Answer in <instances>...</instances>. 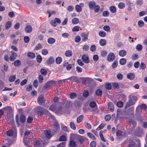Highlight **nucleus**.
Returning a JSON list of instances; mask_svg holds the SVG:
<instances>
[{
	"instance_id": "nucleus-49",
	"label": "nucleus",
	"mask_w": 147,
	"mask_h": 147,
	"mask_svg": "<svg viewBox=\"0 0 147 147\" xmlns=\"http://www.w3.org/2000/svg\"><path fill=\"white\" fill-rule=\"evenodd\" d=\"M20 122L24 123L26 121V118L23 115H22L20 117Z\"/></svg>"
},
{
	"instance_id": "nucleus-34",
	"label": "nucleus",
	"mask_w": 147,
	"mask_h": 147,
	"mask_svg": "<svg viewBox=\"0 0 147 147\" xmlns=\"http://www.w3.org/2000/svg\"><path fill=\"white\" fill-rule=\"evenodd\" d=\"M79 22V20L77 18H74L72 20V22L73 24H76Z\"/></svg>"
},
{
	"instance_id": "nucleus-55",
	"label": "nucleus",
	"mask_w": 147,
	"mask_h": 147,
	"mask_svg": "<svg viewBox=\"0 0 147 147\" xmlns=\"http://www.w3.org/2000/svg\"><path fill=\"white\" fill-rule=\"evenodd\" d=\"M96 94L98 96H100L102 95V91L100 89H98L96 91Z\"/></svg>"
},
{
	"instance_id": "nucleus-20",
	"label": "nucleus",
	"mask_w": 147,
	"mask_h": 147,
	"mask_svg": "<svg viewBox=\"0 0 147 147\" xmlns=\"http://www.w3.org/2000/svg\"><path fill=\"white\" fill-rule=\"evenodd\" d=\"M11 26V23L10 21H7L5 24V28L6 29H9Z\"/></svg>"
},
{
	"instance_id": "nucleus-27",
	"label": "nucleus",
	"mask_w": 147,
	"mask_h": 147,
	"mask_svg": "<svg viewBox=\"0 0 147 147\" xmlns=\"http://www.w3.org/2000/svg\"><path fill=\"white\" fill-rule=\"evenodd\" d=\"M87 135L90 138L93 140H95L96 139L95 137L90 132L87 133Z\"/></svg>"
},
{
	"instance_id": "nucleus-11",
	"label": "nucleus",
	"mask_w": 147,
	"mask_h": 147,
	"mask_svg": "<svg viewBox=\"0 0 147 147\" xmlns=\"http://www.w3.org/2000/svg\"><path fill=\"white\" fill-rule=\"evenodd\" d=\"M116 136L118 139L121 138L123 137V132L120 130H118L116 131Z\"/></svg>"
},
{
	"instance_id": "nucleus-19",
	"label": "nucleus",
	"mask_w": 147,
	"mask_h": 147,
	"mask_svg": "<svg viewBox=\"0 0 147 147\" xmlns=\"http://www.w3.org/2000/svg\"><path fill=\"white\" fill-rule=\"evenodd\" d=\"M65 55L67 57H70L72 55V51L71 50H68L65 51Z\"/></svg>"
},
{
	"instance_id": "nucleus-18",
	"label": "nucleus",
	"mask_w": 147,
	"mask_h": 147,
	"mask_svg": "<svg viewBox=\"0 0 147 147\" xmlns=\"http://www.w3.org/2000/svg\"><path fill=\"white\" fill-rule=\"evenodd\" d=\"M45 134L46 137L48 139H50L52 137L51 132L49 130H45Z\"/></svg>"
},
{
	"instance_id": "nucleus-6",
	"label": "nucleus",
	"mask_w": 147,
	"mask_h": 147,
	"mask_svg": "<svg viewBox=\"0 0 147 147\" xmlns=\"http://www.w3.org/2000/svg\"><path fill=\"white\" fill-rule=\"evenodd\" d=\"M135 104V102H134L133 100L130 98L129 99L128 101L127 102L125 108L134 105Z\"/></svg>"
},
{
	"instance_id": "nucleus-17",
	"label": "nucleus",
	"mask_w": 147,
	"mask_h": 147,
	"mask_svg": "<svg viewBox=\"0 0 147 147\" xmlns=\"http://www.w3.org/2000/svg\"><path fill=\"white\" fill-rule=\"evenodd\" d=\"M126 51L123 50L120 51L119 52V55L122 57L125 56L126 55Z\"/></svg>"
},
{
	"instance_id": "nucleus-33",
	"label": "nucleus",
	"mask_w": 147,
	"mask_h": 147,
	"mask_svg": "<svg viewBox=\"0 0 147 147\" xmlns=\"http://www.w3.org/2000/svg\"><path fill=\"white\" fill-rule=\"evenodd\" d=\"M34 145L35 147H41V144L38 140H37L34 142Z\"/></svg>"
},
{
	"instance_id": "nucleus-47",
	"label": "nucleus",
	"mask_w": 147,
	"mask_h": 147,
	"mask_svg": "<svg viewBox=\"0 0 147 147\" xmlns=\"http://www.w3.org/2000/svg\"><path fill=\"white\" fill-rule=\"evenodd\" d=\"M70 127L72 129L75 130L76 129L75 124L73 122H71L70 123Z\"/></svg>"
},
{
	"instance_id": "nucleus-50",
	"label": "nucleus",
	"mask_w": 147,
	"mask_h": 147,
	"mask_svg": "<svg viewBox=\"0 0 147 147\" xmlns=\"http://www.w3.org/2000/svg\"><path fill=\"white\" fill-rule=\"evenodd\" d=\"M38 80L39 83H41L43 82V76L41 75H39L38 77Z\"/></svg>"
},
{
	"instance_id": "nucleus-60",
	"label": "nucleus",
	"mask_w": 147,
	"mask_h": 147,
	"mask_svg": "<svg viewBox=\"0 0 147 147\" xmlns=\"http://www.w3.org/2000/svg\"><path fill=\"white\" fill-rule=\"evenodd\" d=\"M107 52L105 50H103L101 52V55L102 57H105L107 55Z\"/></svg>"
},
{
	"instance_id": "nucleus-22",
	"label": "nucleus",
	"mask_w": 147,
	"mask_h": 147,
	"mask_svg": "<svg viewBox=\"0 0 147 147\" xmlns=\"http://www.w3.org/2000/svg\"><path fill=\"white\" fill-rule=\"evenodd\" d=\"M4 111H7L8 112L11 113L12 111V109L11 107L10 106H7L4 107L3 109Z\"/></svg>"
},
{
	"instance_id": "nucleus-48",
	"label": "nucleus",
	"mask_w": 147,
	"mask_h": 147,
	"mask_svg": "<svg viewBox=\"0 0 147 147\" xmlns=\"http://www.w3.org/2000/svg\"><path fill=\"white\" fill-rule=\"evenodd\" d=\"M136 3L138 5L141 6L143 4V1L142 0H137Z\"/></svg>"
},
{
	"instance_id": "nucleus-41",
	"label": "nucleus",
	"mask_w": 147,
	"mask_h": 147,
	"mask_svg": "<svg viewBox=\"0 0 147 147\" xmlns=\"http://www.w3.org/2000/svg\"><path fill=\"white\" fill-rule=\"evenodd\" d=\"M83 119V115H80L79 116L77 119V122L78 123H79L81 122Z\"/></svg>"
},
{
	"instance_id": "nucleus-32",
	"label": "nucleus",
	"mask_w": 147,
	"mask_h": 147,
	"mask_svg": "<svg viewBox=\"0 0 147 147\" xmlns=\"http://www.w3.org/2000/svg\"><path fill=\"white\" fill-rule=\"evenodd\" d=\"M110 11L113 13H115L116 11V8L115 6H112L109 8Z\"/></svg>"
},
{
	"instance_id": "nucleus-25",
	"label": "nucleus",
	"mask_w": 147,
	"mask_h": 147,
	"mask_svg": "<svg viewBox=\"0 0 147 147\" xmlns=\"http://www.w3.org/2000/svg\"><path fill=\"white\" fill-rule=\"evenodd\" d=\"M55 41V39L53 38H50L48 39V42L50 44H53L54 43Z\"/></svg>"
},
{
	"instance_id": "nucleus-64",
	"label": "nucleus",
	"mask_w": 147,
	"mask_h": 147,
	"mask_svg": "<svg viewBox=\"0 0 147 147\" xmlns=\"http://www.w3.org/2000/svg\"><path fill=\"white\" fill-rule=\"evenodd\" d=\"M123 105L122 102L121 101H119L117 102L116 105L118 107H121L123 106Z\"/></svg>"
},
{
	"instance_id": "nucleus-54",
	"label": "nucleus",
	"mask_w": 147,
	"mask_h": 147,
	"mask_svg": "<svg viewBox=\"0 0 147 147\" xmlns=\"http://www.w3.org/2000/svg\"><path fill=\"white\" fill-rule=\"evenodd\" d=\"M80 27L78 26H76L73 27L72 29L73 32L78 31L79 30Z\"/></svg>"
},
{
	"instance_id": "nucleus-12",
	"label": "nucleus",
	"mask_w": 147,
	"mask_h": 147,
	"mask_svg": "<svg viewBox=\"0 0 147 147\" xmlns=\"http://www.w3.org/2000/svg\"><path fill=\"white\" fill-rule=\"evenodd\" d=\"M81 36L82 37V40L83 41H86L88 39V35L85 32H83L81 34Z\"/></svg>"
},
{
	"instance_id": "nucleus-45",
	"label": "nucleus",
	"mask_w": 147,
	"mask_h": 147,
	"mask_svg": "<svg viewBox=\"0 0 147 147\" xmlns=\"http://www.w3.org/2000/svg\"><path fill=\"white\" fill-rule=\"evenodd\" d=\"M105 124L104 123H101L96 128V130H99L101 129H102L105 126Z\"/></svg>"
},
{
	"instance_id": "nucleus-35",
	"label": "nucleus",
	"mask_w": 147,
	"mask_h": 147,
	"mask_svg": "<svg viewBox=\"0 0 147 147\" xmlns=\"http://www.w3.org/2000/svg\"><path fill=\"white\" fill-rule=\"evenodd\" d=\"M6 133L7 136L11 137L13 136V132L11 130H9L7 131Z\"/></svg>"
},
{
	"instance_id": "nucleus-29",
	"label": "nucleus",
	"mask_w": 147,
	"mask_h": 147,
	"mask_svg": "<svg viewBox=\"0 0 147 147\" xmlns=\"http://www.w3.org/2000/svg\"><path fill=\"white\" fill-rule=\"evenodd\" d=\"M54 127L55 131L58 130L59 129V124L57 122H55L54 125Z\"/></svg>"
},
{
	"instance_id": "nucleus-43",
	"label": "nucleus",
	"mask_w": 147,
	"mask_h": 147,
	"mask_svg": "<svg viewBox=\"0 0 147 147\" xmlns=\"http://www.w3.org/2000/svg\"><path fill=\"white\" fill-rule=\"evenodd\" d=\"M118 7L120 9H123L125 7V4L122 2H121L119 3L118 5Z\"/></svg>"
},
{
	"instance_id": "nucleus-9",
	"label": "nucleus",
	"mask_w": 147,
	"mask_h": 147,
	"mask_svg": "<svg viewBox=\"0 0 147 147\" xmlns=\"http://www.w3.org/2000/svg\"><path fill=\"white\" fill-rule=\"evenodd\" d=\"M54 58L52 57H50L46 61L47 64L48 65H51L54 62Z\"/></svg>"
},
{
	"instance_id": "nucleus-4",
	"label": "nucleus",
	"mask_w": 147,
	"mask_h": 147,
	"mask_svg": "<svg viewBox=\"0 0 147 147\" xmlns=\"http://www.w3.org/2000/svg\"><path fill=\"white\" fill-rule=\"evenodd\" d=\"M115 56L113 53H109L107 56V60L109 61H112L115 59Z\"/></svg>"
},
{
	"instance_id": "nucleus-56",
	"label": "nucleus",
	"mask_w": 147,
	"mask_h": 147,
	"mask_svg": "<svg viewBox=\"0 0 147 147\" xmlns=\"http://www.w3.org/2000/svg\"><path fill=\"white\" fill-rule=\"evenodd\" d=\"M111 116L109 115H107L105 117V119L107 121H109L111 119Z\"/></svg>"
},
{
	"instance_id": "nucleus-30",
	"label": "nucleus",
	"mask_w": 147,
	"mask_h": 147,
	"mask_svg": "<svg viewBox=\"0 0 147 147\" xmlns=\"http://www.w3.org/2000/svg\"><path fill=\"white\" fill-rule=\"evenodd\" d=\"M13 64L15 66L18 67L21 65V62L19 60H17L14 62Z\"/></svg>"
},
{
	"instance_id": "nucleus-15",
	"label": "nucleus",
	"mask_w": 147,
	"mask_h": 147,
	"mask_svg": "<svg viewBox=\"0 0 147 147\" xmlns=\"http://www.w3.org/2000/svg\"><path fill=\"white\" fill-rule=\"evenodd\" d=\"M95 5V3L94 1H90L88 3L89 7L91 9H94Z\"/></svg>"
},
{
	"instance_id": "nucleus-40",
	"label": "nucleus",
	"mask_w": 147,
	"mask_h": 147,
	"mask_svg": "<svg viewBox=\"0 0 147 147\" xmlns=\"http://www.w3.org/2000/svg\"><path fill=\"white\" fill-rule=\"evenodd\" d=\"M16 78L15 76L13 75L9 77V81L10 82H13L15 80Z\"/></svg>"
},
{
	"instance_id": "nucleus-42",
	"label": "nucleus",
	"mask_w": 147,
	"mask_h": 147,
	"mask_svg": "<svg viewBox=\"0 0 147 147\" xmlns=\"http://www.w3.org/2000/svg\"><path fill=\"white\" fill-rule=\"evenodd\" d=\"M40 73L43 76H45L47 74V71L44 69H41L40 70Z\"/></svg>"
},
{
	"instance_id": "nucleus-38",
	"label": "nucleus",
	"mask_w": 147,
	"mask_h": 147,
	"mask_svg": "<svg viewBox=\"0 0 147 147\" xmlns=\"http://www.w3.org/2000/svg\"><path fill=\"white\" fill-rule=\"evenodd\" d=\"M105 87L106 89L108 90H110L112 88V85L111 84L109 83H106L105 84Z\"/></svg>"
},
{
	"instance_id": "nucleus-24",
	"label": "nucleus",
	"mask_w": 147,
	"mask_h": 147,
	"mask_svg": "<svg viewBox=\"0 0 147 147\" xmlns=\"http://www.w3.org/2000/svg\"><path fill=\"white\" fill-rule=\"evenodd\" d=\"M57 108V107H56L55 105L53 104L50 107L49 109L50 110L54 111L55 113V110H56Z\"/></svg>"
},
{
	"instance_id": "nucleus-1",
	"label": "nucleus",
	"mask_w": 147,
	"mask_h": 147,
	"mask_svg": "<svg viewBox=\"0 0 147 147\" xmlns=\"http://www.w3.org/2000/svg\"><path fill=\"white\" fill-rule=\"evenodd\" d=\"M90 107L91 108L90 111L93 113H98V109L97 106L95 101H92L89 104Z\"/></svg>"
},
{
	"instance_id": "nucleus-8",
	"label": "nucleus",
	"mask_w": 147,
	"mask_h": 147,
	"mask_svg": "<svg viewBox=\"0 0 147 147\" xmlns=\"http://www.w3.org/2000/svg\"><path fill=\"white\" fill-rule=\"evenodd\" d=\"M12 55L10 56L9 59L12 61L16 59V57H17V55L16 53L12 51H11Z\"/></svg>"
},
{
	"instance_id": "nucleus-14",
	"label": "nucleus",
	"mask_w": 147,
	"mask_h": 147,
	"mask_svg": "<svg viewBox=\"0 0 147 147\" xmlns=\"http://www.w3.org/2000/svg\"><path fill=\"white\" fill-rule=\"evenodd\" d=\"M32 28L31 26L28 25L26 26L25 28V32L28 33H30L32 31Z\"/></svg>"
},
{
	"instance_id": "nucleus-57",
	"label": "nucleus",
	"mask_w": 147,
	"mask_h": 147,
	"mask_svg": "<svg viewBox=\"0 0 147 147\" xmlns=\"http://www.w3.org/2000/svg\"><path fill=\"white\" fill-rule=\"evenodd\" d=\"M36 60L38 63H40L41 62L42 60L41 56L40 55H38L36 57Z\"/></svg>"
},
{
	"instance_id": "nucleus-10",
	"label": "nucleus",
	"mask_w": 147,
	"mask_h": 147,
	"mask_svg": "<svg viewBox=\"0 0 147 147\" xmlns=\"http://www.w3.org/2000/svg\"><path fill=\"white\" fill-rule=\"evenodd\" d=\"M82 59L84 62L87 63L89 62V57L87 55H83L82 57Z\"/></svg>"
},
{
	"instance_id": "nucleus-61",
	"label": "nucleus",
	"mask_w": 147,
	"mask_h": 147,
	"mask_svg": "<svg viewBox=\"0 0 147 147\" xmlns=\"http://www.w3.org/2000/svg\"><path fill=\"white\" fill-rule=\"evenodd\" d=\"M100 9V7L99 5H96L94 7V11L96 13L98 12Z\"/></svg>"
},
{
	"instance_id": "nucleus-16",
	"label": "nucleus",
	"mask_w": 147,
	"mask_h": 147,
	"mask_svg": "<svg viewBox=\"0 0 147 147\" xmlns=\"http://www.w3.org/2000/svg\"><path fill=\"white\" fill-rule=\"evenodd\" d=\"M91 80V79L89 78H83L82 79V83L84 84H86L89 83Z\"/></svg>"
},
{
	"instance_id": "nucleus-23",
	"label": "nucleus",
	"mask_w": 147,
	"mask_h": 147,
	"mask_svg": "<svg viewBox=\"0 0 147 147\" xmlns=\"http://www.w3.org/2000/svg\"><path fill=\"white\" fill-rule=\"evenodd\" d=\"M28 57L30 59L34 58L35 57V54L33 52H29L27 54Z\"/></svg>"
},
{
	"instance_id": "nucleus-3",
	"label": "nucleus",
	"mask_w": 147,
	"mask_h": 147,
	"mask_svg": "<svg viewBox=\"0 0 147 147\" xmlns=\"http://www.w3.org/2000/svg\"><path fill=\"white\" fill-rule=\"evenodd\" d=\"M37 101L39 105H42V104L45 102L44 97L42 95L39 96L37 98Z\"/></svg>"
},
{
	"instance_id": "nucleus-62",
	"label": "nucleus",
	"mask_w": 147,
	"mask_h": 147,
	"mask_svg": "<svg viewBox=\"0 0 147 147\" xmlns=\"http://www.w3.org/2000/svg\"><path fill=\"white\" fill-rule=\"evenodd\" d=\"M146 66L144 63H141L140 66V69H144L146 68Z\"/></svg>"
},
{
	"instance_id": "nucleus-31",
	"label": "nucleus",
	"mask_w": 147,
	"mask_h": 147,
	"mask_svg": "<svg viewBox=\"0 0 147 147\" xmlns=\"http://www.w3.org/2000/svg\"><path fill=\"white\" fill-rule=\"evenodd\" d=\"M75 9L76 11L78 12H80L82 10V7L79 5H76L75 6Z\"/></svg>"
},
{
	"instance_id": "nucleus-37",
	"label": "nucleus",
	"mask_w": 147,
	"mask_h": 147,
	"mask_svg": "<svg viewBox=\"0 0 147 147\" xmlns=\"http://www.w3.org/2000/svg\"><path fill=\"white\" fill-rule=\"evenodd\" d=\"M126 62V59L125 58H122L119 61L120 64L121 65H123Z\"/></svg>"
},
{
	"instance_id": "nucleus-59",
	"label": "nucleus",
	"mask_w": 147,
	"mask_h": 147,
	"mask_svg": "<svg viewBox=\"0 0 147 147\" xmlns=\"http://www.w3.org/2000/svg\"><path fill=\"white\" fill-rule=\"evenodd\" d=\"M99 136L101 140L104 142H106V141L104 137L102 134H101V132H99Z\"/></svg>"
},
{
	"instance_id": "nucleus-44",
	"label": "nucleus",
	"mask_w": 147,
	"mask_h": 147,
	"mask_svg": "<svg viewBox=\"0 0 147 147\" xmlns=\"http://www.w3.org/2000/svg\"><path fill=\"white\" fill-rule=\"evenodd\" d=\"M144 22L141 20L138 21V26L140 27H143L144 25Z\"/></svg>"
},
{
	"instance_id": "nucleus-36",
	"label": "nucleus",
	"mask_w": 147,
	"mask_h": 147,
	"mask_svg": "<svg viewBox=\"0 0 147 147\" xmlns=\"http://www.w3.org/2000/svg\"><path fill=\"white\" fill-rule=\"evenodd\" d=\"M99 35L101 37H104L106 35V33L105 32L102 31L100 30L98 33Z\"/></svg>"
},
{
	"instance_id": "nucleus-13",
	"label": "nucleus",
	"mask_w": 147,
	"mask_h": 147,
	"mask_svg": "<svg viewBox=\"0 0 147 147\" xmlns=\"http://www.w3.org/2000/svg\"><path fill=\"white\" fill-rule=\"evenodd\" d=\"M32 133L31 131L27 130L24 133V138L27 139V136L29 135L32 136Z\"/></svg>"
},
{
	"instance_id": "nucleus-51",
	"label": "nucleus",
	"mask_w": 147,
	"mask_h": 147,
	"mask_svg": "<svg viewBox=\"0 0 147 147\" xmlns=\"http://www.w3.org/2000/svg\"><path fill=\"white\" fill-rule=\"evenodd\" d=\"M84 125L85 127L88 129H90L91 128V125L87 122L84 123Z\"/></svg>"
},
{
	"instance_id": "nucleus-21",
	"label": "nucleus",
	"mask_w": 147,
	"mask_h": 147,
	"mask_svg": "<svg viewBox=\"0 0 147 147\" xmlns=\"http://www.w3.org/2000/svg\"><path fill=\"white\" fill-rule=\"evenodd\" d=\"M134 74L132 73H130L128 74L127 75V78L129 79L133 80L134 78Z\"/></svg>"
},
{
	"instance_id": "nucleus-46",
	"label": "nucleus",
	"mask_w": 147,
	"mask_h": 147,
	"mask_svg": "<svg viewBox=\"0 0 147 147\" xmlns=\"http://www.w3.org/2000/svg\"><path fill=\"white\" fill-rule=\"evenodd\" d=\"M62 108L61 107H59L58 108L57 107L55 110V113H60L62 111Z\"/></svg>"
},
{
	"instance_id": "nucleus-26",
	"label": "nucleus",
	"mask_w": 147,
	"mask_h": 147,
	"mask_svg": "<svg viewBox=\"0 0 147 147\" xmlns=\"http://www.w3.org/2000/svg\"><path fill=\"white\" fill-rule=\"evenodd\" d=\"M99 43L101 46H104L106 44V41L105 39H101L99 41Z\"/></svg>"
},
{
	"instance_id": "nucleus-53",
	"label": "nucleus",
	"mask_w": 147,
	"mask_h": 147,
	"mask_svg": "<svg viewBox=\"0 0 147 147\" xmlns=\"http://www.w3.org/2000/svg\"><path fill=\"white\" fill-rule=\"evenodd\" d=\"M117 61H115L113 63L112 65V67L113 68H116L117 67Z\"/></svg>"
},
{
	"instance_id": "nucleus-5",
	"label": "nucleus",
	"mask_w": 147,
	"mask_h": 147,
	"mask_svg": "<svg viewBox=\"0 0 147 147\" xmlns=\"http://www.w3.org/2000/svg\"><path fill=\"white\" fill-rule=\"evenodd\" d=\"M55 81L53 80H51L48 81L45 84L44 87L45 88H47L51 85L55 84Z\"/></svg>"
},
{
	"instance_id": "nucleus-39",
	"label": "nucleus",
	"mask_w": 147,
	"mask_h": 147,
	"mask_svg": "<svg viewBox=\"0 0 147 147\" xmlns=\"http://www.w3.org/2000/svg\"><path fill=\"white\" fill-rule=\"evenodd\" d=\"M62 61V58L59 57H57L55 60V62L57 64H60Z\"/></svg>"
},
{
	"instance_id": "nucleus-7",
	"label": "nucleus",
	"mask_w": 147,
	"mask_h": 147,
	"mask_svg": "<svg viewBox=\"0 0 147 147\" xmlns=\"http://www.w3.org/2000/svg\"><path fill=\"white\" fill-rule=\"evenodd\" d=\"M108 108L111 111L113 112L114 110V106L113 103L111 102H109L107 104Z\"/></svg>"
},
{
	"instance_id": "nucleus-28",
	"label": "nucleus",
	"mask_w": 147,
	"mask_h": 147,
	"mask_svg": "<svg viewBox=\"0 0 147 147\" xmlns=\"http://www.w3.org/2000/svg\"><path fill=\"white\" fill-rule=\"evenodd\" d=\"M77 77L76 76H72L71 77L66 79V80H70L71 81H73L74 82H76L77 81Z\"/></svg>"
},
{
	"instance_id": "nucleus-58",
	"label": "nucleus",
	"mask_w": 147,
	"mask_h": 147,
	"mask_svg": "<svg viewBox=\"0 0 147 147\" xmlns=\"http://www.w3.org/2000/svg\"><path fill=\"white\" fill-rule=\"evenodd\" d=\"M48 51L46 49H44L42 50V54L45 55H46L48 53Z\"/></svg>"
},
{
	"instance_id": "nucleus-63",
	"label": "nucleus",
	"mask_w": 147,
	"mask_h": 147,
	"mask_svg": "<svg viewBox=\"0 0 147 147\" xmlns=\"http://www.w3.org/2000/svg\"><path fill=\"white\" fill-rule=\"evenodd\" d=\"M42 47L41 44H38L36 46L35 49L36 50H38L42 48Z\"/></svg>"
},
{
	"instance_id": "nucleus-52",
	"label": "nucleus",
	"mask_w": 147,
	"mask_h": 147,
	"mask_svg": "<svg viewBox=\"0 0 147 147\" xmlns=\"http://www.w3.org/2000/svg\"><path fill=\"white\" fill-rule=\"evenodd\" d=\"M136 49L138 51H141L142 49V46L141 44H138L136 47Z\"/></svg>"
},
{
	"instance_id": "nucleus-2",
	"label": "nucleus",
	"mask_w": 147,
	"mask_h": 147,
	"mask_svg": "<svg viewBox=\"0 0 147 147\" xmlns=\"http://www.w3.org/2000/svg\"><path fill=\"white\" fill-rule=\"evenodd\" d=\"M34 111L37 113L38 115H42L43 114L44 112L45 111L49 112V111L42 107L38 106L34 109Z\"/></svg>"
}]
</instances>
